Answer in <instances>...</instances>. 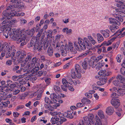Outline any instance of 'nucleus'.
<instances>
[{
    "label": "nucleus",
    "mask_w": 125,
    "mask_h": 125,
    "mask_svg": "<svg viewBox=\"0 0 125 125\" xmlns=\"http://www.w3.org/2000/svg\"><path fill=\"white\" fill-rule=\"evenodd\" d=\"M10 31L11 32V35L9 36L11 38L12 40L16 41L18 43L21 42V46H23L26 44V36L24 35L23 36L21 35V32L19 29L15 30V29L13 28L11 29Z\"/></svg>",
    "instance_id": "obj_1"
},
{
    "label": "nucleus",
    "mask_w": 125,
    "mask_h": 125,
    "mask_svg": "<svg viewBox=\"0 0 125 125\" xmlns=\"http://www.w3.org/2000/svg\"><path fill=\"white\" fill-rule=\"evenodd\" d=\"M11 22L10 21H3L2 22V25L5 24L1 27H0V33L1 31H3V35L6 38H8L9 36L11 35V32L10 31L11 28L10 25Z\"/></svg>",
    "instance_id": "obj_2"
},
{
    "label": "nucleus",
    "mask_w": 125,
    "mask_h": 125,
    "mask_svg": "<svg viewBox=\"0 0 125 125\" xmlns=\"http://www.w3.org/2000/svg\"><path fill=\"white\" fill-rule=\"evenodd\" d=\"M1 56H0V59L2 60L6 55L5 57L6 58H8L11 56L14 57L15 55V52H16V50L14 49H10V50H9L7 51L6 50H4L2 51Z\"/></svg>",
    "instance_id": "obj_3"
},
{
    "label": "nucleus",
    "mask_w": 125,
    "mask_h": 125,
    "mask_svg": "<svg viewBox=\"0 0 125 125\" xmlns=\"http://www.w3.org/2000/svg\"><path fill=\"white\" fill-rule=\"evenodd\" d=\"M3 16H4L6 17H4V19H5V20H4V21H9L11 23L10 24V25L11 26V25L13 24V21H10L9 19H10V18H12V16H13L15 15V13L14 12H9L8 10H5L3 12Z\"/></svg>",
    "instance_id": "obj_4"
},
{
    "label": "nucleus",
    "mask_w": 125,
    "mask_h": 125,
    "mask_svg": "<svg viewBox=\"0 0 125 125\" xmlns=\"http://www.w3.org/2000/svg\"><path fill=\"white\" fill-rule=\"evenodd\" d=\"M88 117L85 116L83 117V120L85 122L86 125H91L94 123V116L92 113L89 114L88 115Z\"/></svg>",
    "instance_id": "obj_5"
},
{
    "label": "nucleus",
    "mask_w": 125,
    "mask_h": 125,
    "mask_svg": "<svg viewBox=\"0 0 125 125\" xmlns=\"http://www.w3.org/2000/svg\"><path fill=\"white\" fill-rule=\"evenodd\" d=\"M14 48L13 46H10L7 42H4L2 45L1 42H0V52L4 50L7 51L9 50H10V49H14Z\"/></svg>",
    "instance_id": "obj_6"
},
{
    "label": "nucleus",
    "mask_w": 125,
    "mask_h": 125,
    "mask_svg": "<svg viewBox=\"0 0 125 125\" xmlns=\"http://www.w3.org/2000/svg\"><path fill=\"white\" fill-rule=\"evenodd\" d=\"M123 14V12L120 10L118 9H115V14L113 15L115 18L117 20H118L121 22L123 21V19L121 15Z\"/></svg>",
    "instance_id": "obj_7"
},
{
    "label": "nucleus",
    "mask_w": 125,
    "mask_h": 125,
    "mask_svg": "<svg viewBox=\"0 0 125 125\" xmlns=\"http://www.w3.org/2000/svg\"><path fill=\"white\" fill-rule=\"evenodd\" d=\"M72 79L70 77H67L66 79L63 78L62 79V82L64 85L66 86H69V84H72L73 81Z\"/></svg>",
    "instance_id": "obj_8"
},
{
    "label": "nucleus",
    "mask_w": 125,
    "mask_h": 125,
    "mask_svg": "<svg viewBox=\"0 0 125 125\" xmlns=\"http://www.w3.org/2000/svg\"><path fill=\"white\" fill-rule=\"evenodd\" d=\"M103 45H102V44L100 45H98L96 47V48H97V52L99 54H101L102 52L104 53L107 52V51L105 47L104 46L101 47Z\"/></svg>",
    "instance_id": "obj_9"
},
{
    "label": "nucleus",
    "mask_w": 125,
    "mask_h": 125,
    "mask_svg": "<svg viewBox=\"0 0 125 125\" xmlns=\"http://www.w3.org/2000/svg\"><path fill=\"white\" fill-rule=\"evenodd\" d=\"M31 56L28 55L25 60L21 61V65L22 67V69H23L22 68L26 65V63H29V62L30 61L31 59Z\"/></svg>",
    "instance_id": "obj_10"
},
{
    "label": "nucleus",
    "mask_w": 125,
    "mask_h": 125,
    "mask_svg": "<svg viewBox=\"0 0 125 125\" xmlns=\"http://www.w3.org/2000/svg\"><path fill=\"white\" fill-rule=\"evenodd\" d=\"M111 103L112 105L115 108H117L120 104V101L117 99H112L111 101Z\"/></svg>",
    "instance_id": "obj_11"
},
{
    "label": "nucleus",
    "mask_w": 125,
    "mask_h": 125,
    "mask_svg": "<svg viewBox=\"0 0 125 125\" xmlns=\"http://www.w3.org/2000/svg\"><path fill=\"white\" fill-rule=\"evenodd\" d=\"M106 72L105 70H101L99 71L98 74L100 76L104 77L108 76L111 74V72H108L107 73Z\"/></svg>",
    "instance_id": "obj_12"
},
{
    "label": "nucleus",
    "mask_w": 125,
    "mask_h": 125,
    "mask_svg": "<svg viewBox=\"0 0 125 125\" xmlns=\"http://www.w3.org/2000/svg\"><path fill=\"white\" fill-rule=\"evenodd\" d=\"M59 120V117H57V116H55L51 118V121L52 124H56L58 125H60Z\"/></svg>",
    "instance_id": "obj_13"
},
{
    "label": "nucleus",
    "mask_w": 125,
    "mask_h": 125,
    "mask_svg": "<svg viewBox=\"0 0 125 125\" xmlns=\"http://www.w3.org/2000/svg\"><path fill=\"white\" fill-rule=\"evenodd\" d=\"M78 42L80 47H81L82 50H84L85 49V46L84 45L83 39L80 38H78V42Z\"/></svg>",
    "instance_id": "obj_14"
},
{
    "label": "nucleus",
    "mask_w": 125,
    "mask_h": 125,
    "mask_svg": "<svg viewBox=\"0 0 125 125\" xmlns=\"http://www.w3.org/2000/svg\"><path fill=\"white\" fill-rule=\"evenodd\" d=\"M100 32L104 38H107L109 37L110 36L109 33L110 32L108 29L101 30L100 31Z\"/></svg>",
    "instance_id": "obj_15"
},
{
    "label": "nucleus",
    "mask_w": 125,
    "mask_h": 125,
    "mask_svg": "<svg viewBox=\"0 0 125 125\" xmlns=\"http://www.w3.org/2000/svg\"><path fill=\"white\" fill-rule=\"evenodd\" d=\"M73 112L72 111H68L64 113L63 115L65 117L72 119L73 117Z\"/></svg>",
    "instance_id": "obj_16"
},
{
    "label": "nucleus",
    "mask_w": 125,
    "mask_h": 125,
    "mask_svg": "<svg viewBox=\"0 0 125 125\" xmlns=\"http://www.w3.org/2000/svg\"><path fill=\"white\" fill-rule=\"evenodd\" d=\"M57 94L54 93L51 94L50 95V97L52 99L51 102L52 103H56L57 102V100L56 99L57 98Z\"/></svg>",
    "instance_id": "obj_17"
},
{
    "label": "nucleus",
    "mask_w": 125,
    "mask_h": 125,
    "mask_svg": "<svg viewBox=\"0 0 125 125\" xmlns=\"http://www.w3.org/2000/svg\"><path fill=\"white\" fill-rule=\"evenodd\" d=\"M106 112L108 115H112L114 112V108L111 106L108 107L106 109Z\"/></svg>",
    "instance_id": "obj_18"
},
{
    "label": "nucleus",
    "mask_w": 125,
    "mask_h": 125,
    "mask_svg": "<svg viewBox=\"0 0 125 125\" xmlns=\"http://www.w3.org/2000/svg\"><path fill=\"white\" fill-rule=\"evenodd\" d=\"M116 37H114L108 41L107 42L104 41L102 43V45H103L105 46H108L111 44L112 42L116 39Z\"/></svg>",
    "instance_id": "obj_19"
},
{
    "label": "nucleus",
    "mask_w": 125,
    "mask_h": 125,
    "mask_svg": "<svg viewBox=\"0 0 125 125\" xmlns=\"http://www.w3.org/2000/svg\"><path fill=\"white\" fill-rule=\"evenodd\" d=\"M109 23L110 24L115 23L118 25H121V23L115 19L113 18H109Z\"/></svg>",
    "instance_id": "obj_20"
},
{
    "label": "nucleus",
    "mask_w": 125,
    "mask_h": 125,
    "mask_svg": "<svg viewBox=\"0 0 125 125\" xmlns=\"http://www.w3.org/2000/svg\"><path fill=\"white\" fill-rule=\"evenodd\" d=\"M75 71L76 73H78V77H81V69L79 65L78 64L76 65L75 66Z\"/></svg>",
    "instance_id": "obj_21"
},
{
    "label": "nucleus",
    "mask_w": 125,
    "mask_h": 125,
    "mask_svg": "<svg viewBox=\"0 0 125 125\" xmlns=\"http://www.w3.org/2000/svg\"><path fill=\"white\" fill-rule=\"evenodd\" d=\"M75 70L74 69H72L71 70V76L72 78L73 79H75L76 78H80L81 77H78V74L76 73Z\"/></svg>",
    "instance_id": "obj_22"
},
{
    "label": "nucleus",
    "mask_w": 125,
    "mask_h": 125,
    "mask_svg": "<svg viewBox=\"0 0 125 125\" xmlns=\"http://www.w3.org/2000/svg\"><path fill=\"white\" fill-rule=\"evenodd\" d=\"M116 79L121 83H125V78L123 76L120 74L118 75Z\"/></svg>",
    "instance_id": "obj_23"
},
{
    "label": "nucleus",
    "mask_w": 125,
    "mask_h": 125,
    "mask_svg": "<svg viewBox=\"0 0 125 125\" xmlns=\"http://www.w3.org/2000/svg\"><path fill=\"white\" fill-rule=\"evenodd\" d=\"M84 43L85 45V43L87 44V48H91V44L90 42L87 38L84 37L83 39Z\"/></svg>",
    "instance_id": "obj_24"
},
{
    "label": "nucleus",
    "mask_w": 125,
    "mask_h": 125,
    "mask_svg": "<svg viewBox=\"0 0 125 125\" xmlns=\"http://www.w3.org/2000/svg\"><path fill=\"white\" fill-rule=\"evenodd\" d=\"M106 82V80L105 78H102L100 80L97 82V84L99 85H102L105 84Z\"/></svg>",
    "instance_id": "obj_25"
},
{
    "label": "nucleus",
    "mask_w": 125,
    "mask_h": 125,
    "mask_svg": "<svg viewBox=\"0 0 125 125\" xmlns=\"http://www.w3.org/2000/svg\"><path fill=\"white\" fill-rule=\"evenodd\" d=\"M89 50L86 51L85 52L82 53L84 57L86 56L87 55H92L93 54V52L91 51V50L89 48H87Z\"/></svg>",
    "instance_id": "obj_26"
},
{
    "label": "nucleus",
    "mask_w": 125,
    "mask_h": 125,
    "mask_svg": "<svg viewBox=\"0 0 125 125\" xmlns=\"http://www.w3.org/2000/svg\"><path fill=\"white\" fill-rule=\"evenodd\" d=\"M97 37V40L99 43H100L104 40V38L102 35L99 33L96 34Z\"/></svg>",
    "instance_id": "obj_27"
},
{
    "label": "nucleus",
    "mask_w": 125,
    "mask_h": 125,
    "mask_svg": "<svg viewBox=\"0 0 125 125\" xmlns=\"http://www.w3.org/2000/svg\"><path fill=\"white\" fill-rule=\"evenodd\" d=\"M95 118L96 123L95 125H102L101 119L97 115L95 116Z\"/></svg>",
    "instance_id": "obj_28"
},
{
    "label": "nucleus",
    "mask_w": 125,
    "mask_h": 125,
    "mask_svg": "<svg viewBox=\"0 0 125 125\" xmlns=\"http://www.w3.org/2000/svg\"><path fill=\"white\" fill-rule=\"evenodd\" d=\"M44 100L45 103L47 104H49L50 103H53L52 102V99H51L50 100L49 97L46 95L45 96Z\"/></svg>",
    "instance_id": "obj_29"
},
{
    "label": "nucleus",
    "mask_w": 125,
    "mask_h": 125,
    "mask_svg": "<svg viewBox=\"0 0 125 125\" xmlns=\"http://www.w3.org/2000/svg\"><path fill=\"white\" fill-rule=\"evenodd\" d=\"M87 37L91 43L93 44L94 45L97 43V42L91 36L89 35L87 36Z\"/></svg>",
    "instance_id": "obj_30"
},
{
    "label": "nucleus",
    "mask_w": 125,
    "mask_h": 125,
    "mask_svg": "<svg viewBox=\"0 0 125 125\" xmlns=\"http://www.w3.org/2000/svg\"><path fill=\"white\" fill-rule=\"evenodd\" d=\"M47 54L50 56H52L53 55V51L52 48L51 47H50L48 48L47 50Z\"/></svg>",
    "instance_id": "obj_31"
},
{
    "label": "nucleus",
    "mask_w": 125,
    "mask_h": 125,
    "mask_svg": "<svg viewBox=\"0 0 125 125\" xmlns=\"http://www.w3.org/2000/svg\"><path fill=\"white\" fill-rule=\"evenodd\" d=\"M74 45L76 49L77 50L81 51V50H83L81 49V47H80V46L79 45L77 42H74Z\"/></svg>",
    "instance_id": "obj_32"
},
{
    "label": "nucleus",
    "mask_w": 125,
    "mask_h": 125,
    "mask_svg": "<svg viewBox=\"0 0 125 125\" xmlns=\"http://www.w3.org/2000/svg\"><path fill=\"white\" fill-rule=\"evenodd\" d=\"M38 42H37L36 44L35 45L34 47V49L35 50H37L38 51H40L42 49V47L39 46V43L38 44Z\"/></svg>",
    "instance_id": "obj_33"
},
{
    "label": "nucleus",
    "mask_w": 125,
    "mask_h": 125,
    "mask_svg": "<svg viewBox=\"0 0 125 125\" xmlns=\"http://www.w3.org/2000/svg\"><path fill=\"white\" fill-rule=\"evenodd\" d=\"M50 114L52 116H57V117H59L60 115H62V114L60 112H50Z\"/></svg>",
    "instance_id": "obj_34"
},
{
    "label": "nucleus",
    "mask_w": 125,
    "mask_h": 125,
    "mask_svg": "<svg viewBox=\"0 0 125 125\" xmlns=\"http://www.w3.org/2000/svg\"><path fill=\"white\" fill-rule=\"evenodd\" d=\"M104 64L100 62H98L96 64L95 68L96 69L98 70L100 69V68L104 66Z\"/></svg>",
    "instance_id": "obj_35"
},
{
    "label": "nucleus",
    "mask_w": 125,
    "mask_h": 125,
    "mask_svg": "<svg viewBox=\"0 0 125 125\" xmlns=\"http://www.w3.org/2000/svg\"><path fill=\"white\" fill-rule=\"evenodd\" d=\"M89 93H86L85 94V95L88 98H91L92 97V94L94 93L95 91L94 90L90 91Z\"/></svg>",
    "instance_id": "obj_36"
},
{
    "label": "nucleus",
    "mask_w": 125,
    "mask_h": 125,
    "mask_svg": "<svg viewBox=\"0 0 125 125\" xmlns=\"http://www.w3.org/2000/svg\"><path fill=\"white\" fill-rule=\"evenodd\" d=\"M81 102L84 104H89L90 103V100L86 98H83L82 99Z\"/></svg>",
    "instance_id": "obj_37"
},
{
    "label": "nucleus",
    "mask_w": 125,
    "mask_h": 125,
    "mask_svg": "<svg viewBox=\"0 0 125 125\" xmlns=\"http://www.w3.org/2000/svg\"><path fill=\"white\" fill-rule=\"evenodd\" d=\"M119 27L116 25H113L110 28V29L111 32H115V30L118 29Z\"/></svg>",
    "instance_id": "obj_38"
},
{
    "label": "nucleus",
    "mask_w": 125,
    "mask_h": 125,
    "mask_svg": "<svg viewBox=\"0 0 125 125\" xmlns=\"http://www.w3.org/2000/svg\"><path fill=\"white\" fill-rule=\"evenodd\" d=\"M16 8H20L24 7V4L23 2H21L20 0L19 2L15 7Z\"/></svg>",
    "instance_id": "obj_39"
},
{
    "label": "nucleus",
    "mask_w": 125,
    "mask_h": 125,
    "mask_svg": "<svg viewBox=\"0 0 125 125\" xmlns=\"http://www.w3.org/2000/svg\"><path fill=\"white\" fill-rule=\"evenodd\" d=\"M118 93L121 95H123L125 94V89H119L118 90Z\"/></svg>",
    "instance_id": "obj_40"
},
{
    "label": "nucleus",
    "mask_w": 125,
    "mask_h": 125,
    "mask_svg": "<svg viewBox=\"0 0 125 125\" xmlns=\"http://www.w3.org/2000/svg\"><path fill=\"white\" fill-rule=\"evenodd\" d=\"M53 90L56 93H59L61 92V89L58 86L55 85L54 86Z\"/></svg>",
    "instance_id": "obj_41"
},
{
    "label": "nucleus",
    "mask_w": 125,
    "mask_h": 125,
    "mask_svg": "<svg viewBox=\"0 0 125 125\" xmlns=\"http://www.w3.org/2000/svg\"><path fill=\"white\" fill-rule=\"evenodd\" d=\"M21 54L20 56V58L22 59L24 58L26 55V52L24 50H22L21 52Z\"/></svg>",
    "instance_id": "obj_42"
},
{
    "label": "nucleus",
    "mask_w": 125,
    "mask_h": 125,
    "mask_svg": "<svg viewBox=\"0 0 125 125\" xmlns=\"http://www.w3.org/2000/svg\"><path fill=\"white\" fill-rule=\"evenodd\" d=\"M59 118L60 119L59 122H60V125L62 124L63 122L66 121V118L64 117H62V116L60 115V116L59 117Z\"/></svg>",
    "instance_id": "obj_43"
},
{
    "label": "nucleus",
    "mask_w": 125,
    "mask_h": 125,
    "mask_svg": "<svg viewBox=\"0 0 125 125\" xmlns=\"http://www.w3.org/2000/svg\"><path fill=\"white\" fill-rule=\"evenodd\" d=\"M35 27L33 28L32 29L31 31L30 32V31L29 30L26 31L25 32L26 34L27 35H30V32L31 33L32 32L31 34L32 35H33V33L35 32Z\"/></svg>",
    "instance_id": "obj_44"
},
{
    "label": "nucleus",
    "mask_w": 125,
    "mask_h": 125,
    "mask_svg": "<svg viewBox=\"0 0 125 125\" xmlns=\"http://www.w3.org/2000/svg\"><path fill=\"white\" fill-rule=\"evenodd\" d=\"M34 65V64L32 63L31 62L30 63L29 62L27 64L26 67L27 68H28L29 69H31L33 68Z\"/></svg>",
    "instance_id": "obj_45"
},
{
    "label": "nucleus",
    "mask_w": 125,
    "mask_h": 125,
    "mask_svg": "<svg viewBox=\"0 0 125 125\" xmlns=\"http://www.w3.org/2000/svg\"><path fill=\"white\" fill-rule=\"evenodd\" d=\"M56 47L60 46L61 47L63 48L64 47V45L63 44L62 42H58L56 43Z\"/></svg>",
    "instance_id": "obj_46"
},
{
    "label": "nucleus",
    "mask_w": 125,
    "mask_h": 125,
    "mask_svg": "<svg viewBox=\"0 0 125 125\" xmlns=\"http://www.w3.org/2000/svg\"><path fill=\"white\" fill-rule=\"evenodd\" d=\"M122 56L120 54H118L116 57V59L117 62H120L121 60L122 59Z\"/></svg>",
    "instance_id": "obj_47"
},
{
    "label": "nucleus",
    "mask_w": 125,
    "mask_h": 125,
    "mask_svg": "<svg viewBox=\"0 0 125 125\" xmlns=\"http://www.w3.org/2000/svg\"><path fill=\"white\" fill-rule=\"evenodd\" d=\"M98 115L101 118H103L104 117V114L103 112L101 110L100 111L98 112Z\"/></svg>",
    "instance_id": "obj_48"
},
{
    "label": "nucleus",
    "mask_w": 125,
    "mask_h": 125,
    "mask_svg": "<svg viewBox=\"0 0 125 125\" xmlns=\"http://www.w3.org/2000/svg\"><path fill=\"white\" fill-rule=\"evenodd\" d=\"M52 30H49L47 31V32L48 38L51 37L52 35Z\"/></svg>",
    "instance_id": "obj_49"
},
{
    "label": "nucleus",
    "mask_w": 125,
    "mask_h": 125,
    "mask_svg": "<svg viewBox=\"0 0 125 125\" xmlns=\"http://www.w3.org/2000/svg\"><path fill=\"white\" fill-rule=\"evenodd\" d=\"M83 68L85 70H86L87 67V62L86 61H84L82 64Z\"/></svg>",
    "instance_id": "obj_50"
},
{
    "label": "nucleus",
    "mask_w": 125,
    "mask_h": 125,
    "mask_svg": "<svg viewBox=\"0 0 125 125\" xmlns=\"http://www.w3.org/2000/svg\"><path fill=\"white\" fill-rule=\"evenodd\" d=\"M33 39H32L30 42V45L32 47H34L35 45L36 44L35 42L36 41V39H34V41L33 40Z\"/></svg>",
    "instance_id": "obj_51"
},
{
    "label": "nucleus",
    "mask_w": 125,
    "mask_h": 125,
    "mask_svg": "<svg viewBox=\"0 0 125 125\" xmlns=\"http://www.w3.org/2000/svg\"><path fill=\"white\" fill-rule=\"evenodd\" d=\"M43 29H41L37 35V38L39 39L42 34Z\"/></svg>",
    "instance_id": "obj_52"
},
{
    "label": "nucleus",
    "mask_w": 125,
    "mask_h": 125,
    "mask_svg": "<svg viewBox=\"0 0 125 125\" xmlns=\"http://www.w3.org/2000/svg\"><path fill=\"white\" fill-rule=\"evenodd\" d=\"M120 72L122 74L125 76V67H122L120 69Z\"/></svg>",
    "instance_id": "obj_53"
},
{
    "label": "nucleus",
    "mask_w": 125,
    "mask_h": 125,
    "mask_svg": "<svg viewBox=\"0 0 125 125\" xmlns=\"http://www.w3.org/2000/svg\"><path fill=\"white\" fill-rule=\"evenodd\" d=\"M61 53L62 55L63 56H65L67 53V52L65 49L62 50L61 51Z\"/></svg>",
    "instance_id": "obj_54"
},
{
    "label": "nucleus",
    "mask_w": 125,
    "mask_h": 125,
    "mask_svg": "<svg viewBox=\"0 0 125 125\" xmlns=\"http://www.w3.org/2000/svg\"><path fill=\"white\" fill-rule=\"evenodd\" d=\"M103 58V56L101 55H100L97 57L95 59L94 62H97Z\"/></svg>",
    "instance_id": "obj_55"
},
{
    "label": "nucleus",
    "mask_w": 125,
    "mask_h": 125,
    "mask_svg": "<svg viewBox=\"0 0 125 125\" xmlns=\"http://www.w3.org/2000/svg\"><path fill=\"white\" fill-rule=\"evenodd\" d=\"M113 84L115 86H120L119 85L120 83L117 80H115L113 82Z\"/></svg>",
    "instance_id": "obj_56"
},
{
    "label": "nucleus",
    "mask_w": 125,
    "mask_h": 125,
    "mask_svg": "<svg viewBox=\"0 0 125 125\" xmlns=\"http://www.w3.org/2000/svg\"><path fill=\"white\" fill-rule=\"evenodd\" d=\"M51 79L50 78H47L45 79V81L46 83L48 85H49L51 83Z\"/></svg>",
    "instance_id": "obj_57"
},
{
    "label": "nucleus",
    "mask_w": 125,
    "mask_h": 125,
    "mask_svg": "<svg viewBox=\"0 0 125 125\" xmlns=\"http://www.w3.org/2000/svg\"><path fill=\"white\" fill-rule=\"evenodd\" d=\"M20 0H11V2L13 3L16 6L19 2Z\"/></svg>",
    "instance_id": "obj_58"
},
{
    "label": "nucleus",
    "mask_w": 125,
    "mask_h": 125,
    "mask_svg": "<svg viewBox=\"0 0 125 125\" xmlns=\"http://www.w3.org/2000/svg\"><path fill=\"white\" fill-rule=\"evenodd\" d=\"M18 83L15 82L14 83L11 84L10 85V88H13L16 86V85H18Z\"/></svg>",
    "instance_id": "obj_59"
},
{
    "label": "nucleus",
    "mask_w": 125,
    "mask_h": 125,
    "mask_svg": "<svg viewBox=\"0 0 125 125\" xmlns=\"http://www.w3.org/2000/svg\"><path fill=\"white\" fill-rule=\"evenodd\" d=\"M119 44H118L117 43H114L111 46L112 47V49H115V48H117L118 47V46Z\"/></svg>",
    "instance_id": "obj_60"
},
{
    "label": "nucleus",
    "mask_w": 125,
    "mask_h": 125,
    "mask_svg": "<svg viewBox=\"0 0 125 125\" xmlns=\"http://www.w3.org/2000/svg\"><path fill=\"white\" fill-rule=\"evenodd\" d=\"M37 59L36 57H33L32 59L31 62H32V63L34 64L35 65V64L36 63Z\"/></svg>",
    "instance_id": "obj_61"
},
{
    "label": "nucleus",
    "mask_w": 125,
    "mask_h": 125,
    "mask_svg": "<svg viewBox=\"0 0 125 125\" xmlns=\"http://www.w3.org/2000/svg\"><path fill=\"white\" fill-rule=\"evenodd\" d=\"M20 90L18 89L15 90L13 92V94L14 95L18 94L20 92Z\"/></svg>",
    "instance_id": "obj_62"
},
{
    "label": "nucleus",
    "mask_w": 125,
    "mask_h": 125,
    "mask_svg": "<svg viewBox=\"0 0 125 125\" xmlns=\"http://www.w3.org/2000/svg\"><path fill=\"white\" fill-rule=\"evenodd\" d=\"M85 122L83 120H80L77 125H85Z\"/></svg>",
    "instance_id": "obj_63"
},
{
    "label": "nucleus",
    "mask_w": 125,
    "mask_h": 125,
    "mask_svg": "<svg viewBox=\"0 0 125 125\" xmlns=\"http://www.w3.org/2000/svg\"><path fill=\"white\" fill-rule=\"evenodd\" d=\"M111 96L113 98H116L118 97V95L116 93H113L111 95Z\"/></svg>",
    "instance_id": "obj_64"
}]
</instances>
